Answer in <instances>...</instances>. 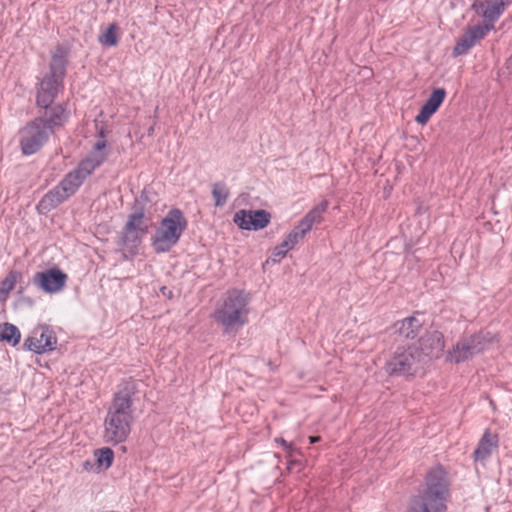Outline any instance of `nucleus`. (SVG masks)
<instances>
[{
	"instance_id": "obj_1",
	"label": "nucleus",
	"mask_w": 512,
	"mask_h": 512,
	"mask_svg": "<svg viewBox=\"0 0 512 512\" xmlns=\"http://www.w3.org/2000/svg\"><path fill=\"white\" fill-rule=\"evenodd\" d=\"M136 394L135 384L125 382L114 394L104 419L103 439L106 443L124 442L133 423V397Z\"/></svg>"
},
{
	"instance_id": "obj_2",
	"label": "nucleus",
	"mask_w": 512,
	"mask_h": 512,
	"mask_svg": "<svg viewBox=\"0 0 512 512\" xmlns=\"http://www.w3.org/2000/svg\"><path fill=\"white\" fill-rule=\"evenodd\" d=\"M450 498V481L446 469L437 465L425 477L423 494L411 501L407 512H446Z\"/></svg>"
},
{
	"instance_id": "obj_3",
	"label": "nucleus",
	"mask_w": 512,
	"mask_h": 512,
	"mask_svg": "<svg viewBox=\"0 0 512 512\" xmlns=\"http://www.w3.org/2000/svg\"><path fill=\"white\" fill-rule=\"evenodd\" d=\"M249 297L244 291H228L213 312V319L225 332L236 330L248 321Z\"/></svg>"
},
{
	"instance_id": "obj_4",
	"label": "nucleus",
	"mask_w": 512,
	"mask_h": 512,
	"mask_svg": "<svg viewBox=\"0 0 512 512\" xmlns=\"http://www.w3.org/2000/svg\"><path fill=\"white\" fill-rule=\"evenodd\" d=\"M66 55L65 49L61 46L56 47L52 54L50 72L40 81L37 88L36 102L41 108H49L58 92L63 89Z\"/></svg>"
},
{
	"instance_id": "obj_5",
	"label": "nucleus",
	"mask_w": 512,
	"mask_h": 512,
	"mask_svg": "<svg viewBox=\"0 0 512 512\" xmlns=\"http://www.w3.org/2000/svg\"><path fill=\"white\" fill-rule=\"evenodd\" d=\"M187 225V219L180 209L169 210L152 237L154 251L156 253L168 252L178 243Z\"/></svg>"
},
{
	"instance_id": "obj_6",
	"label": "nucleus",
	"mask_w": 512,
	"mask_h": 512,
	"mask_svg": "<svg viewBox=\"0 0 512 512\" xmlns=\"http://www.w3.org/2000/svg\"><path fill=\"white\" fill-rule=\"evenodd\" d=\"M497 341V337L490 333H476L457 341L447 352L446 362L459 364L467 361L475 354L483 352L487 346Z\"/></svg>"
},
{
	"instance_id": "obj_7",
	"label": "nucleus",
	"mask_w": 512,
	"mask_h": 512,
	"mask_svg": "<svg viewBox=\"0 0 512 512\" xmlns=\"http://www.w3.org/2000/svg\"><path fill=\"white\" fill-rule=\"evenodd\" d=\"M83 182V177L79 176L78 172H69L56 187L42 197L37 205L38 211L47 213L56 208L74 195Z\"/></svg>"
},
{
	"instance_id": "obj_8",
	"label": "nucleus",
	"mask_w": 512,
	"mask_h": 512,
	"mask_svg": "<svg viewBox=\"0 0 512 512\" xmlns=\"http://www.w3.org/2000/svg\"><path fill=\"white\" fill-rule=\"evenodd\" d=\"M51 132L44 122V118H36L27 123L19 131V143L24 155H32L38 152L47 142Z\"/></svg>"
},
{
	"instance_id": "obj_9",
	"label": "nucleus",
	"mask_w": 512,
	"mask_h": 512,
	"mask_svg": "<svg viewBox=\"0 0 512 512\" xmlns=\"http://www.w3.org/2000/svg\"><path fill=\"white\" fill-rule=\"evenodd\" d=\"M24 348L36 354L52 352L57 347L54 330L46 324H38L24 341Z\"/></svg>"
},
{
	"instance_id": "obj_10",
	"label": "nucleus",
	"mask_w": 512,
	"mask_h": 512,
	"mask_svg": "<svg viewBox=\"0 0 512 512\" xmlns=\"http://www.w3.org/2000/svg\"><path fill=\"white\" fill-rule=\"evenodd\" d=\"M151 227V219L148 218L142 209L135 211L128 216L123 228L122 242L125 246L138 245L142 238L148 233Z\"/></svg>"
},
{
	"instance_id": "obj_11",
	"label": "nucleus",
	"mask_w": 512,
	"mask_h": 512,
	"mask_svg": "<svg viewBox=\"0 0 512 512\" xmlns=\"http://www.w3.org/2000/svg\"><path fill=\"white\" fill-rule=\"evenodd\" d=\"M492 30L491 24L469 25L453 47V57L467 54L478 42Z\"/></svg>"
},
{
	"instance_id": "obj_12",
	"label": "nucleus",
	"mask_w": 512,
	"mask_h": 512,
	"mask_svg": "<svg viewBox=\"0 0 512 512\" xmlns=\"http://www.w3.org/2000/svg\"><path fill=\"white\" fill-rule=\"evenodd\" d=\"M271 221V214L263 209L238 210L233 216V222L242 230L258 231L266 228Z\"/></svg>"
},
{
	"instance_id": "obj_13",
	"label": "nucleus",
	"mask_w": 512,
	"mask_h": 512,
	"mask_svg": "<svg viewBox=\"0 0 512 512\" xmlns=\"http://www.w3.org/2000/svg\"><path fill=\"white\" fill-rule=\"evenodd\" d=\"M415 357L410 348L399 347L385 365V371L390 376L413 374L415 372Z\"/></svg>"
},
{
	"instance_id": "obj_14",
	"label": "nucleus",
	"mask_w": 512,
	"mask_h": 512,
	"mask_svg": "<svg viewBox=\"0 0 512 512\" xmlns=\"http://www.w3.org/2000/svg\"><path fill=\"white\" fill-rule=\"evenodd\" d=\"M67 279L66 273L54 267L43 272H37L33 277V282L44 292L54 294L65 287Z\"/></svg>"
},
{
	"instance_id": "obj_15",
	"label": "nucleus",
	"mask_w": 512,
	"mask_h": 512,
	"mask_svg": "<svg viewBox=\"0 0 512 512\" xmlns=\"http://www.w3.org/2000/svg\"><path fill=\"white\" fill-rule=\"evenodd\" d=\"M509 3V0H474L472 9L478 16L484 18L482 24H491L493 30L494 23L503 14Z\"/></svg>"
},
{
	"instance_id": "obj_16",
	"label": "nucleus",
	"mask_w": 512,
	"mask_h": 512,
	"mask_svg": "<svg viewBox=\"0 0 512 512\" xmlns=\"http://www.w3.org/2000/svg\"><path fill=\"white\" fill-rule=\"evenodd\" d=\"M419 348L424 355L439 358L445 348L444 335L438 330L427 331L419 339Z\"/></svg>"
},
{
	"instance_id": "obj_17",
	"label": "nucleus",
	"mask_w": 512,
	"mask_h": 512,
	"mask_svg": "<svg viewBox=\"0 0 512 512\" xmlns=\"http://www.w3.org/2000/svg\"><path fill=\"white\" fill-rule=\"evenodd\" d=\"M446 90L444 88H437L432 91L425 104L420 109L415 117L416 123L425 125L428 123L432 115H434L439 107L442 105L446 98Z\"/></svg>"
},
{
	"instance_id": "obj_18",
	"label": "nucleus",
	"mask_w": 512,
	"mask_h": 512,
	"mask_svg": "<svg viewBox=\"0 0 512 512\" xmlns=\"http://www.w3.org/2000/svg\"><path fill=\"white\" fill-rule=\"evenodd\" d=\"M498 446V436L486 430L474 451V458L476 461L485 460L488 458L492 451Z\"/></svg>"
},
{
	"instance_id": "obj_19",
	"label": "nucleus",
	"mask_w": 512,
	"mask_h": 512,
	"mask_svg": "<svg viewBox=\"0 0 512 512\" xmlns=\"http://www.w3.org/2000/svg\"><path fill=\"white\" fill-rule=\"evenodd\" d=\"M395 325L401 336L407 339H414L422 329L423 322L416 316H410L398 321Z\"/></svg>"
},
{
	"instance_id": "obj_20",
	"label": "nucleus",
	"mask_w": 512,
	"mask_h": 512,
	"mask_svg": "<svg viewBox=\"0 0 512 512\" xmlns=\"http://www.w3.org/2000/svg\"><path fill=\"white\" fill-rule=\"evenodd\" d=\"M68 119V112L63 105H56L45 113V125L52 133L55 127H61Z\"/></svg>"
},
{
	"instance_id": "obj_21",
	"label": "nucleus",
	"mask_w": 512,
	"mask_h": 512,
	"mask_svg": "<svg viewBox=\"0 0 512 512\" xmlns=\"http://www.w3.org/2000/svg\"><path fill=\"white\" fill-rule=\"evenodd\" d=\"M107 141L105 140L104 131H100V137L93 145V148L87 158L94 161L96 165H101L107 158Z\"/></svg>"
},
{
	"instance_id": "obj_22",
	"label": "nucleus",
	"mask_w": 512,
	"mask_h": 512,
	"mask_svg": "<svg viewBox=\"0 0 512 512\" xmlns=\"http://www.w3.org/2000/svg\"><path fill=\"white\" fill-rule=\"evenodd\" d=\"M21 340L20 330L11 323L0 324V342H7L12 346L19 344Z\"/></svg>"
},
{
	"instance_id": "obj_23",
	"label": "nucleus",
	"mask_w": 512,
	"mask_h": 512,
	"mask_svg": "<svg viewBox=\"0 0 512 512\" xmlns=\"http://www.w3.org/2000/svg\"><path fill=\"white\" fill-rule=\"evenodd\" d=\"M94 458L96 466L101 473L111 467L114 460V452L109 447L96 449L94 451Z\"/></svg>"
},
{
	"instance_id": "obj_24",
	"label": "nucleus",
	"mask_w": 512,
	"mask_h": 512,
	"mask_svg": "<svg viewBox=\"0 0 512 512\" xmlns=\"http://www.w3.org/2000/svg\"><path fill=\"white\" fill-rule=\"evenodd\" d=\"M21 276L19 271L12 270L0 282V301H5L8 298L16 283L21 279Z\"/></svg>"
},
{
	"instance_id": "obj_25",
	"label": "nucleus",
	"mask_w": 512,
	"mask_h": 512,
	"mask_svg": "<svg viewBox=\"0 0 512 512\" xmlns=\"http://www.w3.org/2000/svg\"><path fill=\"white\" fill-rule=\"evenodd\" d=\"M99 43L103 46H116L119 42V27L116 23L110 24L99 35Z\"/></svg>"
},
{
	"instance_id": "obj_26",
	"label": "nucleus",
	"mask_w": 512,
	"mask_h": 512,
	"mask_svg": "<svg viewBox=\"0 0 512 512\" xmlns=\"http://www.w3.org/2000/svg\"><path fill=\"white\" fill-rule=\"evenodd\" d=\"M212 196L215 201V206L222 207L229 197V190L224 183L216 182L212 187Z\"/></svg>"
},
{
	"instance_id": "obj_27",
	"label": "nucleus",
	"mask_w": 512,
	"mask_h": 512,
	"mask_svg": "<svg viewBox=\"0 0 512 512\" xmlns=\"http://www.w3.org/2000/svg\"><path fill=\"white\" fill-rule=\"evenodd\" d=\"M328 209V202L326 200L314 206L304 217L307 218L313 225L321 223L323 215Z\"/></svg>"
},
{
	"instance_id": "obj_28",
	"label": "nucleus",
	"mask_w": 512,
	"mask_h": 512,
	"mask_svg": "<svg viewBox=\"0 0 512 512\" xmlns=\"http://www.w3.org/2000/svg\"><path fill=\"white\" fill-rule=\"evenodd\" d=\"M97 167H99V165H96L94 161H91L86 157L79 163L74 171L78 172V175L82 176L83 180H85Z\"/></svg>"
},
{
	"instance_id": "obj_29",
	"label": "nucleus",
	"mask_w": 512,
	"mask_h": 512,
	"mask_svg": "<svg viewBox=\"0 0 512 512\" xmlns=\"http://www.w3.org/2000/svg\"><path fill=\"white\" fill-rule=\"evenodd\" d=\"M303 238V236L299 235V231L297 229H293L283 240V246L293 249V247Z\"/></svg>"
},
{
	"instance_id": "obj_30",
	"label": "nucleus",
	"mask_w": 512,
	"mask_h": 512,
	"mask_svg": "<svg viewBox=\"0 0 512 512\" xmlns=\"http://www.w3.org/2000/svg\"><path fill=\"white\" fill-rule=\"evenodd\" d=\"M291 250L290 248H286L283 246V241L277 245L272 252L271 261L274 263L280 262L287 254V252Z\"/></svg>"
},
{
	"instance_id": "obj_31",
	"label": "nucleus",
	"mask_w": 512,
	"mask_h": 512,
	"mask_svg": "<svg viewBox=\"0 0 512 512\" xmlns=\"http://www.w3.org/2000/svg\"><path fill=\"white\" fill-rule=\"evenodd\" d=\"M313 224L305 217L299 222L294 228L299 231V235L305 237V235L312 229Z\"/></svg>"
},
{
	"instance_id": "obj_32",
	"label": "nucleus",
	"mask_w": 512,
	"mask_h": 512,
	"mask_svg": "<svg viewBox=\"0 0 512 512\" xmlns=\"http://www.w3.org/2000/svg\"><path fill=\"white\" fill-rule=\"evenodd\" d=\"M83 470L86 472H89V473H95V474L100 473L96 466L95 461H91V460H86L83 463Z\"/></svg>"
},
{
	"instance_id": "obj_33",
	"label": "nucleus",
	"mask_w": 512,
	"mask_h": 512,
	"mask_svg": "<svg viewBox=\"0 0 512 512\" xmlns=\"http://www.w3.org/2000/svg\"><path fill=\"white\" fill-rule=\"evenodd\" d=\"M286 452V459L293 458L294 453L296 452V449L293 444L288 443L286 447L283 448Z\"/></svg>"
},
{
	"instance_id": "obj_34",
	"label": "nucleus",
	"mask_w": 512,
	"mask_h": 512,
	"mask_svg": "<svg viewBox=\"0 0 512 512\" xmlns=\"http://www.w3.org/2000/svg\"><path fill=\"white\" fill-rule=\"evenodd\" d=\"M301 462L296 460V459H293V458H290V459H287V469L289 471H292L295 467H301Z\"/></svg>"
},
{
	"instance_id": "obj_35",
	"label": "nucleus",
	"mask_w": 512,
	"mask_h": 512,
	"mask_svg": "<svg viewBox=\"0 0 512 512\" xmlns=\"http://www.w3.org/2000/svg\"><path fill=\"white\" fill-rule=\"evenodd\" d=\"M275 442L280 444L283 448L288 445V442L285 439L281 438V437L276 438Z\"/></svg>"
},
{
	"instance_id": "obj_36",
	"label": "nucleus",
	"mask_w": 512,
	"mask_h": 512,
	"mask_svg": "<svg viewBox=\"0 0 512 512\" xmlns=\"http://www.w3.org/2000/svg\"><path fill=\"white\" fill-rule=\"evenodd\" d=\"M321 440L320 436H310L309 437V442L311 444H314V443H317Z\"/></svg>"
}]
</instances>
